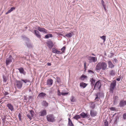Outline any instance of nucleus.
Listing matches in <instances>:
<instances>
[{
  "label": "nucleus",
  "instance_id": "obj_1",
  "mask_svg": "<svg viewBox=\"0 0 126 126\" xmlns=\"http://www.w3.org/2000/svg\"><path fill=\"white\" fill-rule=\"evenodd\" d=\"M107 67V65L106 63L104 62L99 63L96 65V68L98 70L102 69V70H104L106 69Z\"/></svg>",
  "mask_w": 126,
  "mask_h": 126
},
{
  "label": "nucleus",
  "instance_id": "obj_2",
  "mask_svg": "<svg viewBox=\"0 0 126 126\" xmlns=\"http://www.w3.org/2000/svg\"><path fill=\"white\" fill-rule=\"evenodd\" d=\"M116 85V81L114 80L111 83L110 87V93H112Z\"/></svg>",
  "mask_w": 126,
  "mask_h": 126
},
{
  "label": "nucleus",
  "instance_id": "obj_3",
  "mask_svg": "<svg viewBox=\"0 0 126 126\" xmlns=\"http://www.w3.org/2000/svg\"><path fill=\"white\" fill-rule=\"evenodd\" d=\"M47 121L49 122H53L55 121L54 117L53 114L47 115Z\"/></svg>",
  "mask_w": 126,
  "mask_h": 126
},
{
  "label": "nucleus",
  "instance_id": "obj_4",
  "mask_svg": "<svg viewBox=\"0 0 126 126\" xmlns=\"http://www.w3.org/2000/svg\"><path fill=\"white\" fill-rule=\"evenodd\" d=\"M16 86L18 89H20L22 86L23 83L21 81L16 80Z\"/></svg>",
  "mask_w": 126,
  "mask_h": 126
},
{
  "label": "nucleus",
  "instance_id": "obj_5",
  "mask_svg": "<svg viewBox=\"0 0 126 126\" xmlns=\"http://www.w3.org/2000/svg\"><path fill=\"white\" fill-rule=\"evenodd\" d=\"M13 59V58L11 55H10L9 57L7 58L6 61V64L7 65L12 62Z\"/></svg>",
  "mask_w": 126,
  "mask_h": 126
},
{
  "label": "nucleus",
  "instance_id": "obj_6",
  "mask_svg": "<svg viewBox=\"0 0 126 126\" xmlns=\"http://www.w3.org/2000/svg\"><path fill=\"white\" fill-rule=\"evenodd\" d=\"M101 83L99 81L96 82L95 84L93 90L95 89H99L101 87Z\"/></svg>",
  "mask_w": 126,
  "mask_h": 126
},
{
  "label": "nucleus",
  "instance_id": "obj_7",
  "mask_svg": "<svg viewBox=\"0 0 126 126\" xmlns=\"http://www.w3.org/2000/svg\"><path fill=\"white\" fill-rule=\"evenodd\" d=\"M37 29L40 32H42L43 33H47V31L44 28H41L39 27H37Z\"/></svg>",
  "mask_w": 126,
  "mask_h": 126
},
{
  "label": "nucleus",
  "instance_id": "obj_8",
  "mask_svg": "<svg viewBox=\"0 0 126 126\" xmlns=\"http://www.w3.org/2000/svg\"><path fill=\"white\" fill-rule=\"evenodd\" d=\"M88 59L91 62L94 63L97 60V58L96 57L90 56L89 57Z\"/></svg>",
  "mask_w": 126,
  "mask_h": 126
},
{
  "label": "nucleus",
  "instance_id": "obj_9",
  "mask_svg": "<svg viewBox=\"0 0 126 126\" xmlns=\"http://www.w3.org/2000/svg\"><path fill=\"white\" fill-rule=\"evenodd\" d=\"M97 112L96 111L94 110H90V114L91 116L92 117H94L96 116Z\"/></svg>",
  "mask_w": 126,
  "mask_h": 126
},
{
  "label": "nucleus",
  "instance_id": "obj_10",
  "mask_svg": "<svg viewBox=\"0 0 126 126\" xmlns=\"http://www.w3.org/2000/svg\"><path fill=\"white\" fill-rule=\"evenodd\" d=\"M34 33L38 38H41V35L40 34V33L38 31L36 30H34Z\"/></svg>",
  "mask_w": 126,
  "mask_h": 126
},
{
  "label": "nucleus",
  "instance_id": "obj_11",
  "mask_svg": "<svg viewBox=\"0 0 126 126\" xmlns=\"http://www.w3.org/2000/svg\"><path fill=\"white\" fill-rule=\"evenodd\" d=\"M39 114L41 116H43L47 114V111L45 110H44L39 113Z\"/></svg>",
  "mask_w": 126,
  "mask_h": 126
},
{
  "label": "nucleus",
  "instance_id": "obj_12",
  "mask_svg": "<svg viewBox=\"0 0 126 126\" xmlns=\"http://www.w3.org/2000/svg\"><path fill=\"white\" fill-rule=\"evenodd\" d=\"M19 70L20 73L21 74H22L24 75H25L26 74V72L24 71L23 68L22 67H20L18 69Z\"/></svg>",
  "mask_w": 126,
  "mask_h": 126
},
{
  "label": "nucleus",
  "instance_id": "obj_13",
  "mask_svg": "<svg viewBox=\"0 0 126 126\" xmlns=\"http://www.w3.org/2000/svg\"><path fill=\"white\" fill-rule=\"evenodd\" d=\"M33 111L31 110L30 111V113L27 114V116L30 120H31L32 119L31 117L32 116L33 114Z\"/></svg>",
  "mask_w": 126,
  "mask_h": 126
},
{
  "label": "nucleus",
  "instance_id": "obj_14",
  "mask_svg": "<svg viewBox=\"0 0 126 126\" xmlns=\"http://www.w3.org/2000/svg\"><path fill=\"white\" fill-rule=\"evenodd\" d=\"M126 105V101L122 100L120 102L119 104V106L120 107H124Z\"/></svg>",
  "mask_w": 126,
  "mask_h": 126
},
{
  "label": "nucleus",
  "instance_id": "obj_15",
  "mask_svg": "<svg viewBox=\"0 0 126 126\" xmlns=\"http://www.w3.org/2000/svg\"><path fill=\"white\" fill-rule=\"evenodd\" d=\"M90 81L91 82V85L92 87L94 86V85L95 84V80L94 78H92L90 79Z\"/></svg>",
  "mask_w": 126,
  "mask_h": 126
},
{
  "label": "nucleus",
  "instance_id": "obj_16",
  "mask_svg": "<svg viewBox=\"0 0 126 126\" xmlns=\"http://www.w3.org/2000/svg\"><path fill=\"white\" fill-rule=\"evenodd\" d=\"M53 83V80L51 79H48L47 81V85L48 86L51 85Z\"/></svg>",
  "mask_w": 126,
  "mask_h": 126
},
{
  "label": "nucleus",
  "instance_id": "obj_17",
  "mask_svg": "<svg viewBox=\"0 0 126 126\" xmlns=\"http://www.w3.org/2000/svg\"><path fill=\"white\" fill-rule=\"evenodd\" d=\"M7 106L11 111H13L14 110V108L13 106L10 104L8 103L7 105Z\"/></svg>",
  "mask_w": 126,
  "mask_h": 126
},
{
  "label": "nucleus",
  "instance_id": "obj_18",
  "mask_svg": "<svg viewBox=\"0 0 126 126\" xmlns=\"http://www.w3.org/2000/svg\"><path fill=\"white\" fill-rule=\"evenodd\" d=\"M73 33H70L66 34L63 37L65 38L67 37L68 38H70L73 35Z\"/></svg>",
  "mask_w": 126,
  "mask_h": 126
},
{
  "label": "nucleus",
  "instance_id": "obj_19",
  "mask_svg": "<svg viewBox=\"0 0 126 126\" xmlns=\"http://www.w3.org/2000/svg\"><path fill=\"white\" fill-rule=\"evenodd\" d=\"M87 85V84L83 82L80 83V86L83 88L86 87Z\"/></svg>",
  "mask_w": 126,
  "mask_h": 126
},
{
  "label": "nucleus",
  "instance_id": "obj_20",
  "mask_svg": "<svg viewBox=\"0 0 126 126\" xmlns=\"http://www.w3.org/2000/svg\"><path fill=\"white\" fill-rule=\"evenodd\" d=\"M47 44L49 48H52L53 46V43L51 41L48 42Z\"/></svg>",
  "mask_w": 126,
  "mask_h": 126
},
{
  "label": "nucleus",
  "instance_id": "obj_21",
  "mask_svg": "<svg viewBox=\"0 0 126 126\" xmlns=\"http://www.w3.org/2000/svg\"><path fill=\"white\" fill-rule=\"evenodd\" d=\"M80 115L83 118H86L88 116L84 112H82L80 114Z\"/></svg>",
  "mask_w": 126,
  "mask_h": 126
},
{
  "label": "nucleus",
  "instance_id": "obj_22",
  "mask_svg": "<svg viewBox=\"0 0 126 126\" xmlns=\"http://www.w3.org/2000/svg\"><path fill=\"white\" fill-rule=\"evenodd\" d=\"M46 94L45 93L42 92L39 94L38 96V97L39 96L41 98H43L46 96Z\"/></svg>",
  "mask_w": 126,
  "mask_h": 126
},
{
  "label": "nucleus",
  "instance_id": "obj_23",
  "mask_svg": "<svg viewBox=\"0 0 126 126\" xmlns=\"http://www.w3.org/2000/svg\"><path fill=\"white\" fill-rule=\"evenodd\" d=\"M15 9V8L14 7H11L9 10H8L7 12L5 14L7 15L9 13H11L12 12L13 10H14Z\"/></svg>",
  "mask_w": 126,
  "mask_h": 126
},
{
  "label": "nucleus",
  "instance_id": "obj_24",
  "mask_svg": "<svg viewBox=\"0 0 126 126\" xmlns=\"http://www.w3.org/2000/svg\"><path fill=\"white\" fill-rule=\"evenodd\" d=\"M42 105L45 107H47L48 105V103L45 101H43L42 103Z\"/></svg>",
  "mask_w": 126,
  "mask_h": 126
},
{
  "label": "nucleus",
  "instance_id": "obj_25",
  "mask_svg": "<svg viewBox=\"0 0 126 126\" xmlns=\"http://www.w3.org/2000/svg\"><path fill=\"white\" fill-rule=\"evenodd\" d=\"M108 63L109 67L112 68L114 67V65L110 61H109Z\"/></svg>",
  "mask_w": 126,
  "mask_h": 126
},
{
  "label": "nucleus",
  "instance_id": "obj_26",
  "mask_svg": "<svg viewBox=\"0 0 126 126\" xmlns=\"http://www.w3.org/2000/svg\"><path fill=\"white\" fill-rule=\"evenodd\" d=\"M114 55V54L113 53L112 51H110L109 53L108 56V57L110 58H111Z\"/></svg>",
  "mask_w": 126,
  "mask_h": 126
},
{
  "label": "nucleus",
  "instance_id": "obj_27",
  "mask_svg": "<svg viewBox=\"0 0 126 126\" xmlns=\"http://www.w3.org/2000/svg\"><path fill=\"white\" fill-rule=\"evenodd\" d=\"M52 37V35L51 34H47L45 36V38L46 39H48L49 37Z\"/></svg>",
  "mask_w": 126,
  "mask_h": 126
},
{
  "label": "nucleus",
  "instance_id": "obj_28",
  "mask_svg": "<svg viewBox=\"0 0 126 126\" xmlns=\"http://www.w3.org/2000/svg\"><path fill=\"white\" fill-rule=\"evenodd\" d=\"M68 125L70 126H73L74 125L73 124L70 118L68 119Z\"/></svg>",
  "mask_w": 126,
  "mask_h": 126
},
{
  "label": "nucleus",
  "instance_id": "obj_29",
  "mask_svg": "<svg viewBox=\"0 0 126 126\" xmlns=\"http://www.w3.org/2000/svg\"><path fill=\"white\" fill-rule=\"evenodd\" d=\"M73 118L76 120H78V119L80 118V115H75Z\"/></svg>",
  "mask_w": 126,
  "mask_h": 126
},
{
  "label": "nucleus",
  "instance_id": "obj_30",
  "mask_svg": "<svg viewBox=\"0 0 126 126\" xmlns=\"http://www.w3.org/2000/svg\"><path fill=\"white\" fill-rule=\"evenodd\" d=\"M95 105L94 103L92 102L91 103L90 107L92 109H94L95 108Z\"/></svg>",
  "mask_w": 126,
  "mask_h": 126
},
{
  "label": "nucleus",
  "instance_id": "obj_31",
  "mask_svg": "<svg viewBox=\"0 0 126 126\" xmlns=\"http://www.w3.org/2000/svg\"><path fill=\"white\" fill-rule=\"evenodd\" d=\"M70 100L72 102H74L75 101V98L73 96H71Z\"/></svg>",
  "mask_w": 126,
  "mask_h": 126
},
{
  "label": "nucleus",
  "instance_id": "obj_32",
  "mask_svg": "<svg viewBox=\"0 0 126 126\" xmlns=\"http://www.w3.org/2000/svg\"><path fill=\"white\" fill-rule=\"evenodd\" d=\"M21 81L22 82V81H23L24 83H27L29 82V80L26 79H21Z\"/></svg>",
  "mask_w": 126,
  "mask_h": 126
},
{
  "label": "nucleus",
  "instance_id": "obj_33",
  "mask_svg": "<svg viewBox=\"0 0 126 126\" xmlns=\"http://www.w3.org/2000/svg\"><path fill=\"white\" fill-rule=\"evenodd\" d=\"M115 72L114 71L112 70H111L110 72V75L114 76L115 75Z\"/></svg>",
  "mask_w": 126,
  "mask_h": 126
},
{
  "label": "nucleus",
  "instance_id": "obj_34",
  "mask_svg": "<svg viewBox=\"0 0 126 126\" xmlns=\"http://www.w3.org/2000/svg\"><path fill=\"white\" fill-rule=\"evenodd\" d=\"M66 47L65 46L63 47L61 49V50L62 51V52L63 53H64V51L65 50Z\"/></svg>",
  "mask_w": 126,
  "mask_h": 126
},
{
  "label": "nucleus",
  "instance_id": "obj_35",
  "mask_svg": "<svg viewBox=\"0 0 126 126\" xmlns=\"http://www.w3.org/2000/svg\"><path fill=\"white\" fill-rule=\"evenodd\" d=\"M22 38L24 40H26L27 41H28L29 39L27 38L26 36H22Z\"/></svg>",
  "mask_w": 126,
  "mask_h": 126
},
{
  "label": "nucleus",
  "instance_id": "obj_36",
  "mask_svg": "<svg viewBox=\"0 0 126 126\" xmlns=\"http://www.w3.org/2000/svg\"><path fill=\"white\" fill-rule=\"evenodd\" d=\"M52 52L53 53H56L57 50L56 49L53 48L52 49Z\"/></svg>",
  "mask_w": 126,
  "mask_h": 126
},
{
  "label": "nucleus",
  "instance_id": "obj_37",
  "mask_svg": "<svg viewBox=\"0 0 126 126\" xmlns=\"http://www.w3.org/2000/svg\"><path fill=\"white\" fill-rule=\"evenodd\" d=\"M56 79L57 80V82L59 83L61 82V79H60L58 77H56Z\"/></svg>",
  "mask_w": 126,
  "mask_h": 126
},
{
  "label": "nucleus",
  "instance_id": "obj_38",
  "mask_svg": "<svg viewBox=\"0 0 126 126\" xmlns=\"http://www.w3.org/2000/svg\"><path fill=\"white\" fill-rule=\"evenodd\" d=\"M32 99L33 97L32 96H29L28 98L29 100H28L27 102H29V101H32Z\"/></svg>",
  "mask_w": 126,
  "mask_h": 126
},
{
  "label": "nucleus",
  "instance_id": "obj_39",
  "mask_svg": "<svg viewBox=\"0 0 126 126\" xmlns=\"http://www.w3.org/2000/svg\"><path fill=\"white\" fill-rule=\"evenodd\" d=\"M100 38L103 40L104 41H105L106 40V37L105 36H103L100 37Z\"/></svg>",
  "mask_w": 126,
  "mask_h": 126
},
{
  "label": "nucleus",
  "instance_id": "obj_40",
  "mask_svg": "<svg viewBox=\"0 0 126 126\" xmlns=\"http://www.w3.org/2000/svg\"><path fill=\"white\" fill-rule=\"evenodd\" d=\"M3 82H6V81L7 80V79L5 76H3Z\"/></svg>",
  "mask_w": 126,
  "mask_h": 126
},
{
  "label": "nucleus",
  "instance_id": "obj_41",
  "mask_svg": "<svg viewBox=\"0 0 126 126\" xmlns=\"http://www.w3.org/2000/svg\"><path fill=\"white\" fill-rule=\"evenodd\" d=\"M110 109L112 111H115V107H112L110 108Z\"/></svg>",
  "mask_w": 126,
  "mask_h": 126
},
{
  "label": "nucleus",
  "instance_id": "obj_42",
  "mask_svg": "<svg viewBox=\"0 0 126 126\" xmlns=\"http://www.w3.org/2000/svg\"><path fill=\"white\" fill-rule=\"evenodd\" d=\"M123 118L124 119H126V113L123 114Z\"/></svg>",
  "mask_w": 126,
  "mask_h": 126
},
{
  "label": "nucleus",
  "instance_id": "obj_43",
  "mask_svg": "<svg viewBox=\"0 0 126 126\" xmlns=\"http://www.w3.org/2000/svg\"><path fill=\"white\" fill-rule=\"evenodd\" d=\"M118 121V117H117L115 118L114 123L116 124Z\"/></svg>",
  "mask_w": 126,
  "mask_h": 126
},
{
  "label": "nucleus",
  "instance_id": "obj_44",
  "mask_svg": "<svg viewBox=\"0 0 126 126\" xmlns=\"http://www.w3.org/2000/svg\"><path fill=\"white\" fill-rule=\"evenodd\" d=\"M21 114L20 113H19L18 115V117L20 121L21 120Z\"/></svg>",
  "mask_w": 126,
  "mask_h": 126
},
{
  "label": "nucleus",
  "instance_id": "obj_45",
  "mask_svg": "<svg viewBox=\"0 0 126 126\" xmlns=\"http://www.w3.org/2000/svg\"><path fill=\"white\" fill-rule=\"evenodd\" d=\"M68 94V93H62L61 94L63 95H65L67 94Z\"/></svg>",
  "mask_w": 126,
  "mask_h": 126
},
{
  "label": "nucleus",
  "instance_id": "obj_46",
  "mask_svg": "<svg viewBox=\"0 0 126 126\" xmlns=\"http://www.w3.org/2000/svg\"><path fill=\"white\" fill-rule=\"evenodd\" d=\"M104 125L105 126H108V122L107 121L104 122Z\"/></svg>",
  "mask_w": 126,
  "mask_h": 126
},
{
  "label": "nucleus",
  "instance_id": "obj_47",
  "mask_svg": "<svg viewBox=\"0 0 126 126\" xmlns=\"http://www.w3.org/2000/svg\"><path fill=\"white\" fill-rule=\"evenodd\" d=\"M100 93H97L96 94V97L95 98V99H97L99 98L98 97V95H99Z\"/></svg>",
  "mask_w": 126,
  "mask_h": 126
},
{
  "label": "nucleus",
  "instance_id": "obj_48",
  "mask_svg": "<svg viewBox=\"0 0 126 126\" xmlns=\"http://www.w3.org/2000/svg\"><path fill=\"white\" fill-rule=\"evenodd\" d=\"M88 72L90 74H93L94 73V72L91 70H88Z\"/></svg>",
  "mask_w": 126,
  "mask_h": 126
},
{
  "label": "nucleus",
  "instance_id": "obj_49",
  "mask_svg": "<svg viewBox=\"0 0 126 126\" xmlns=\"http://www.w3.org/2000/svg\"><path fill=\"white\" fill-rule=\"evenodd\" d=\"M62 53V52L60 51L57 50L56 54H61Z\"/></svg>",
  "mask_w": 126,
  "mask_h": 126
},
{
  "label": "nucleus",
  "instance_id": "obj_50",
  "mask_svg": "<svg viewBox=\"0 0 126 126\" xmlns=\"http://www.w3.org/2000/svg\"><path fill=\"white\" fill-rule=\"evenodd\" d=\"M58 94L59 96H60L61 95V93L59 90L58 91Z\"/></svg>",
  "mask_w": 126,
  "mask_h": 126
},
{
  "label": "nucleus",
  "instance_id": "obj_51",
  "mask_svg": "<svg viewBox=\"0 0 126 126\" xmlns=\"http://www.w3.org/2000/svg\"><path fill=\"white\" fill-rule=\"evenodd\" d=\"M9 96H8L6 95L4 97V98H5L6 99H7L9 98Z\"/></svg>",
  "mask_w": 126,
  "mask_h": 126
},
{
  "label": "nucleus",
  "instance_id": "obj_52",
  "mask_svg": "<svg viewBox=\"0 0 126 126\" xmlns=\"http://www.w3.org/2000/svg\"><path fill=\"white\" fill-rule=\"evenodd\" d=\"M4 94L5 96H6L8 95L9 94V93L7 92H5Z\"/></svg>",
  "mask_w": 126,
  "mask_h": 126
},
{
  "label": "nucleus",
  "instance_id": "obj_53",
  "mask_svg": "<svg viewBox=\"0 0 126 126\" xmlns=\"http://www.w3.org/2000/svg\"><path fill=\"white\" fill-rule=\"evenodd\" d=\"M24 99L26 101H27L28 100V98L25 96H24Z\"/></svg>",
  "mask_w": 126,
  "mask_h": 126
},
{
  "label": "nucleus",
  "instance_id": "obj_54",
  "mask_svg": "<svg viewBox=\"0 0 126 126\" xmlns=\"http://www.w3.org/2000/svg\"><path fill=\"white\" fill-rule=\"evenodd\" d=\"M86 76H85V75H82V76L81 77V78L83 77V78H86Z\"/></svg>",
  "mask_w": 126,
  "mask_h": 126
},
{
  "label": "nucleus",
  "instance_id": "obj_55",
  "mask_svg": "<svg viewBox=\"0 0 126 126\" xmlns=\"http://www.w3.org/2000/svg\"><path fill=\"white\" fill-rule=\"evenodd\" d=\"M101 3L103 5H104V1H103V0H101Z\"/></svg>",
  "mask_w": 126,
  "mask_h": 126
},
{
  "label": "nucleus",
  "instance_id": "obj_56",
  "mask_svg": "<svg viewBox=\"0 0 126 126\" xmlns=\"http://www.w3.org/2000/svg\"><path fill=\"white\" fill-rule=\"evenodd\" d=\"M103 7H104V8L105 11H106V8L105 5H103Z\"/></svg>",
  "mask_w": 126,
  "mask_h": 126
},
{
  "label": "nucleus",
  "instance_id": "obj_57",
  "mask_svg": "<svg viewBox=\"0 0 126 126\" xmlns=\"http://www.w3.org/2000/svg\"><path fill=\"white\" fill-rule=\"evenodd\" d=\"M114 62H116L117 60L116 59V58H115L113 60Z\"/></svg>",
  "mask_w": 126,
  "mask_h": 126
},
{
  "label": "nucleus",
  "instance_id": "obj_58",
  "mask_svg": "<svg viewBox=\"0 0 126 126\" xmlns=\"http://www.w3.org/2000/svg\"><path fill=\"white\" fill-rule=\"evenodd\" d=\"M47 65L49 66H50L51 65V64L50 63H47Z\"/></svg>",
  "mask_w": 126,
  "mask_h": 126
},
{
  "label": "nucleus",
  "instance_id": "obj_59",
  "mask_svg": "<svg viewBox=\"0 0 126 126\" xmlns=\"http://www.w3.org/2000/svg\"><path fill=\"white\" fill-rule=\"evenodd\" d=\"M27 46L28 47H30V45H28V44H27Z\"/></svg>",
  "mask_w": 126,
  "mask_h": 126
},
{
  "label": "nucleus",
  "instance_id": "obj_60",
  "mask_svg": "<svg viewBox=\"0 0 126 126\" xmlns=\"http://www.w3.org/2000/svg\"><path fill=\"white\" fill-rule=\"evenodd\" d=\"M92 55H93V56H95V55L93 53H92Z\"/></svg>",
  "mask_w": 126,
  "mask_h": 126
},
{
  "label": "nucleus",
  "instance_id": "obj_61",
  "mask_svg": "<svg viewBox=\"0 0 126 126\" xmlns=\"http://www.w3.org/2000/svg\"><path fill=\"white\" fill-rule=\"evenodd\" d=\"M84 66L85 67V66H86V63H84Z\"/></svg>",
  "mask_w": 126,
  "mask_h": 126
},
{
  "label": "nucleus",
  "instance_id": "obj_62",
  "mask_svg": "<svg viewBox=\"0 0 126 126\" xmlns=\"http://www.w3.org/2000/svg\"><path fill=\"white\" fill-rule=\"evenodd\" d=\"M114 103L115 104V103L116 102V100H114Z\"/></svg>",
  "mask_w": 126,
  "mask_h": 126
},
{
  "label": "nucleus",
  "instance_id": "obj_63",
  "mask_svg": "<svg viewBox=\"0 0 126 126\" xmlns=\"http://www.w3.org/2000/svg\"><path fill=\"white\" fill-rule=\"evenodd\" d=\"M120 78H119V81L120 80Z\"/></svg>",
  "mask_w": 126,
  "mask_h": 126
},
{
  "label": "nucleus",
  "instance_id": "obj_64",
  "mask_svg": "<svg viewBox=\"0 0 126 126\" xmlns=\"http://www.w3.org/2000/svg\"><path fill=\"white\" fill-rule=\"evenodd\" d=\"M118 81V78H117L116 79Z\"/></svg>",
  "mask_w": 126,
  "mask_h": 126
}]
</instances>
